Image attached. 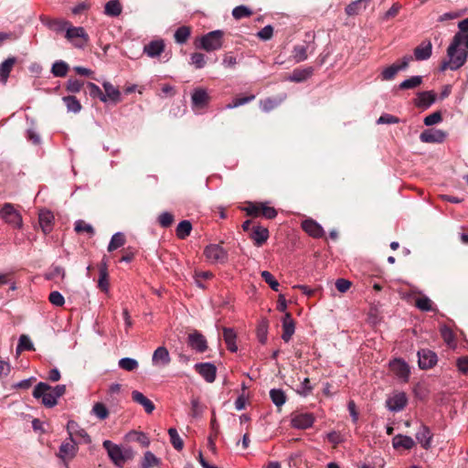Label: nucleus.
<instances>
[{"label": "nucleus", "instance_id": "19", "mask_svg": "<svg viewBox=\"0 0 468 468\" xmlns=\"http://www.w3.org/2000/svg\"><path fill=\"white\" fill-rule=\"evenodd\" d=\"M415 436H416L417 441L421 445V447L423 449H425V450L430 449V447L431 445L433 434L428 426L421 424L420 426V429L416 432Z\"/></svg>", "mask_w": 468, "mask_h": 468}, {"label": "nucleus", "instance_id": "5", "mask_svg": "<svg viewBox=\"0 0 468 468\" xmlns=\"http://www.w3.org/2000/svg\"><path fill=\"white\" fill-rule=\"evenodd\" d=\"M204 255L211 264H224L229 260L228 251L219 244H209L204 249Z\"/></svg>", "mask_w": 468, "mask_h": 468}, {"label": "nucleus", "instance_id": "16", "mask_svg": "<svg viewBox=\"0 0 468 468\" xmlns=\"http://www.w3.org/2000/svg\"><path fill=\"white\" fill-rule=\"evenodd\" d=\"M282 339L288 343L295 332V324L290 313H285L282 320Z\"/></svg>", "mask_w": 468, "mask_h": 468}, {"label": "nucleus", "instance_id": "3", "mask_svg": "<svg viewBox=\"0 0 468 468\" xmlns=\"http://www.w3.org/2000/svg\"><path fill=\"white\" fill-rule=\"evenodd\" d=\"M224 32L217 29L203 35L197 42L196 47L212 52L220 49L223 47Z\"/></svg>", "mask_w": 468, "mask_h": 468}, {"label": "nucleus", "instance_id": "31", "mask_svg": "<svg viewBox=\"0 0 468 468\" xmlns=\"http://www.w3.org/2000/svg\"><path fill=\"white\" fill-rule=\"evenodd\" d=\"M236 334L232 328L224 327L223 328V338L227 345L228 349L230 352H236L238 350V346L236 345Z\"/></svg>", "mask_w": 468, "mask_h": 468}, {"label": "nucleus", "instance_id": "22", "mask_svg": "<svg viewBox=\"0 0 468 468\" xmlns=\"http://www.w3.org/2000/svg\"><path fill=\"white\" fill-rule=\"evenodd\" d=\"M446 138V133L441 130H425L420 139L423 143H441Z\"/></svg>", "mask_w": 468, "mask_h": 468}, {"label": "nucleus", "instance_id": "29", "mask_svg": "<svg viewBox=\"0 0 468 468\" xmlns=\"http://www.w3.org/2000/svg\"><path fill=\"white\" fill-rule=\"evenodd\" d=\"M286 98L285 94L280 95L277 98H266L260 101V108L264 112H269L279 106Z\"/></svg>", "mask_w": 468, "mask_h": 468}, {"label": "nucleus", "instance_id": "15", "mask_svg": "<svg viewBox=\"0 0 468 468\" xmlns=\"http://www.w3.org/2000/svg\"><path fill=\"white\" fill-rule=\"evenodd\" d=\"M303 229L311 237L319 239L324 235L323 227L312 218L304 219L302 222Z\"/></svg>", "mask_w": 468, "mask_h": 468}, {"label": "nucleus", "instance_id": "52", "mask_svg": "<svg viewBox=\"0 0 468 468\" xmlns=\"http://www.w3.org/2000/svg\"><path fill=\"white\" fill-rule=\"evenodd\" d=\"M440 331L441 337L448 346H452L455 345V336L452 330L450 327H448L447 325H442Z\"/></svg>", "mask_w": 468, "mask_h": 468}, {"label": "nucleus", "instance_id": "35", "mask_svg": "<svg viewBox=\"0 0 468 468\" xmlns=\"http://www.w3.org/2000/svg\"><path fill=\"white\" fill-rule=\"evenodd\" d=\"M69 112L79 113L81 111V104L75 96H64L62 98Z\"/></svg>", "mask_w": 468, "mask_h": 468}, {"label": "nucleus", "instance_id": "53", "mask_svg": "<svg viewBox=\"0 0 468 468\" xmlns=\"http://www.w3.org/2000/svg\"><path fill=\"white\" fill-rule=\"evenodd\" d=\"M261 276L263 279V281L270 285V287L275 291H279L280 283L279 282L273 277V275L268 271H262L261 272Z\"/></svg>", "mask_w": 468, "mask_h": 468}, {"label": "nucleus", "instance_id": "25", "mask_svg": "<svg viewBox=\"0 0 468 468\" xmlns=\"http://www.w3.org/2000/svg\"><path fill=\"white\" fill-rule=\"evenodd\" d=\"M250 238L252 239L254 244L257 247H261L263 243L267 241L269 238V230L266 228L256 226L252 229Z\"/></svg>", "mask_w": 468, "mask_h": 468}, {"label": "nucleus", "instance_id": "24", "mask_svg": "<svg viewBox=\"0 0 468 468\" xmlns=\"http://www.w3.org/2000/svg\"><path fill=\"white\" fill-rule=\"evenodd\" d=\"M54 216L49 210H41L38 215V221L42 231L48 234L52 230Z\"/></svg>", "mask_w": 468, "mask_h": 468}, {"label": "nucleus", "instance_id": "59", "mask_svg": "<svg viewBox=\"0 0 468 468\" xmlns=\"http://www.w3.org/2000/svg\"><path fill=\"white\" fill-rule=\"evenodd\" d=\"M99 288L103 292L109 291V281L106 268L100 270V277L98 281Z\"/></svg>", "mask_w": 468, "mask_h": 468}, {"label": "nucleus", "instance_id": "49", "mask_svg": "<svg viewBox=\"0 0 468 468\" xmlns=\"http://www.w3.org/2000/svg\"><path fill=\"white\" fill-rule=\"evenodd\" d=\"M269 324L267 320H262L259 323L257 327V337L261 344L267 342Z\"/></svg>", "mask_w": 468, "mask_h": 468}, {"label": "nucleus", "instance_id": "54", "mask_svg": "<svg viewBox=\"0 0 468 468\" xmlns=\"http://www.w3.org/2000/svg\"><path fill=\"white\" fill-rule=\"evenodd\" d=\"M74 229L78 232V233H80V232H87L90 236H93L95 231H94V229L93 227L89 224V223H86L84 220L82 219H79L75 222V228Z\"/></svg>", "mask_w": 468, "mask_h": 468}, {"label": "nucleus", "instance_id": "58", "mask_svg": "<svg viewBox=\"0 0 468 468\" xmlns=\"http://www.w3.org/2000/svg\"><path fill=\"white\" fill-rule=\"evenodd\" d=\"M252 14L251 10L245 5L236 6L232 10V16L235 19L249 17Z\"/></svg>", "mask_w": 468, "mask_h": 468}, {"label": "nucleus", "instance_id": "41", "mask_svg": "<svg viewBox=\"0 0 468 468\" xmlns=\"http://www.w3.org/2000/svg\"><path fill=\"white\" fill-rule=\"evenodd\" d=\"M69 71V65L63 60H57L53 63L51 68V73L55 77H65Z\"/></svg>", "mask_w": 468, "mask_h": 468}, {"label": "nucleus", "instance_id": "26", "mask_svg": "<svg viewBox=\"0 0 468 468\" xmlns=\"http://www.w3.org/2000/svg\"><path fill=\"white\" fill-rule=\"evenodd\" d=\"M132 399L134 402L144 407L146 413H152L154 410V403L147 399L142 392L133 390L132 392Z\"/></svg>", "mask_w": 468, "mask_h": 468}, {"label": "nucleus", "instance_id": "13", "mask_svg": "<svg viewBox=\"0 0 468 468\" xmlns=\"http://www.w3.org/2000/svg\"><path fill=\"white\" fill-rule=\"evenodd\" d=\"M419 367L421 369L431 368L437 363V355L429 349H420L418 351Z\"/></svg>", "mask_w": 468, "mask_h": 468}, {"label": "nucleus", "instance_id": "7", "mask_svg": "<svg viewBox=\"0 0 468 468\" xmlns=\"http://www.w3.org/2000/svg\"><path fill=\"white\" fill-rule=\"evenodd\" d=\"M0 218L14 228L20 229L23 227L22 216L11 203L4 204L0 209Z\"/></svg>", "mask_w": 468, "mask_h": 468}, {"label": "nucleus", "instance_id": "34", "mask_svg": "<svg viewBox=\"0 0 468 468\" xmlns=\"http://www.w3.org/2000/svg\"><path fill=\"white\" fill-rule=\"evenodd\" d=\"M126 439L129 441H136L144 447H147L150 444L148 436L142 431H132L126 435Z\"/></svg>", "mask_w": 468, "mask_h": 468}, {"label": "nucleus", "instance_id": "46", "mask_svg": "<svg viewBox=\"0 0 468 468\" xmlns=\"http://www.w3.org/2000/svg\"><path fill=\"white\" fill-rule=\"evenodd\" d=\"M87 89L90 97L98 98L101 101L107 102V96L104 95L98 85L93 82H88Z\"/></svg>", "mask_w": 468, "mask_h": 468}, {"label": "nucleus", "instance_id": "6", "mask_svg": "<svg viewBox=\"0 0 468 468\" xmlns=\"http://www.w3.org/2000/svg\"><path fill=\"white\" fill-rule=\"evenodd\" d=\"M65 37L76 48H84L90 41L89 35L86 33L82 27H73L72 25L67 30Z\"/></svg>", "mask_w": 468, "mask_h": 468}, {"label": "nucleus", "instance_id": "4", "mask_svg": "<svg viewBox=\"0 0 468 468\" xmlns=\"http://www.w3.org/2000/svg\"><path fill=\"white\" fill-rule=\"evenodd\" d=\"M32 395L37 399H40L42 404L48 408H52L58 403V399L53 394L51 386L45 382H39L34 388Z\"/></svg>", "mask_w": 468, "mask_h": 468}, {"label": "nucleus", "instance_id": "18", "mask_svg": "<svg viewBox=\"0 0 468 468\" xmlns=\"http://www.w3.org/2000/svg\"><path fill=\"white\" fill-rule=\"evenodd\" d=\"M188 345L197 353H203L207 349V343L205 336L197 331L189 334Z\"/></svg>", "mask_w": 468, "mask_h": 468}, {"label": "nucleus", "instance_id": "30", "mask_svg": "<svg viewBox=\"0 0 468 468\" xmlns=\"http://www.w3.org/2000/svg\"><path fill=\"white\" fill-rule=\"evenodd\" d=\"M314 69L308 67L303 69H295L292 73L288 77V80L292 82H303L312 76Z\"/></svg>", "mask_w": 468, "mask_h": 468}, {"label": "nucleus", "instance_id": "62", "mask_svg": "<svg viewBox=\"0 0 468 468\" xmlns=\"http://www.w3.org/2000/svg\"><path fill=\"white\" fill-rule=\"evenodd\" d=\"M174 222V216L169 212H163L158 217V223L163 228H168Z\"/></svg>", "mask_w": 468, "mask_h": 468}, {"label": "nucleus", "instance_id": "57", "mask_svg": "<svg viewBox=\"0 0 468 468\" xmlns=\"http://www.w3.org/2000/svg\"><path fill=\"white\" fill-rule=\"evenodd\" d=\"M191 64L197 69H203L206 66V56L202 53H193L191 55Z\"/></svg>", "mask_w": 468, "mask_h": 468}, {"label": "nucleus", "instance_id": "21", "mask_svg": "<svg viewBox=\"0 0 468 468\" xmlns=\"http://www.w3.org/2000/svg\"><path fill=\"white\" fill-rule=\"evenodd\" d=\"M77 451V441H66L59 447L58 457L62 460L72 459L75 457Z\"/></svg>", "mask_w": 468, "mask_h": 468}, {"label": "nucleus", "instance_id": "61", "mask_svg": "<svg viewBox=\"0 0 468 468\" xmlns=\"http://www.w3.org/2000/svg\"><path fill=\"white\" fill-rule=\"evenodd\" d=\"M441 120H442V117H441V112H434L431 114L427 115L424 118L423 122L426 126H432V125H435V124L441 122Z\"/></svg>", "mask_w": 468, "mask_h": 468}, {"label": "nucleus", "instance_id": "44", "mask_svg": "<svg viewBox=\"0 0 468 468\" xmlns=\"http://www.w3.org/2000/svg\"><path fill=\"white\" fill-rule=\"evenodd\" d=\"M270 398L272 403L277 407H281L286 402V396L284 392L280 388L271 389Z\"/></svg>", "mask_w": 468, "mask_h": 468}, {"label": "nucleus", "instance_id": "27", "mask_svg": "<svg viewBox=\"0 0 468 468\" xmlns=\"http://www.w3.org/2000/svg\"><path fill=\"white\" fill-rule=\"evenodd\" d=\"M16 62L15 57H9L0 64V80L3 84L7 82L10 72Z\"/></svg>", "mask_w": 468, "mask_h": 468}, {"label": "nucleus", "instance_id": "51", "mask_svg": "<svg viewBox=\"0 0 468 468\" xmlns=\"http://www.w3.org/2000/svg\"><path fill=\"white\" fill-rule=\"evenodd\" d=\"M399 72V69L398 68V64L394 63L387 68H385L381 72V80H391Z\"/></svg>", "mask_w": 468, "mask_h": 468}, {"label": "nucleus", "instance_id": "47", "mask_svg": "<svg viewBox=\"0 0 468 468\" xmlns=\"http://www.w3.org/2000/svg\"><path fill=\"white\" fill-rule=\"evenodd\" d=\"M168 434H169V437H170V442L173 445V447L176 451H181L183 449V447H184V441L180 438L176 429V428H170L168 430Z\"/></svg>", "mask_w": 468, "mask_h": 468}, {"label": "nucleus", "instance_id": "55", "mask_svg": "<svg viewBox=\"0 0 468 468\" xmlns=\"http://www.w3.org/2000/svg\"><path fill=\"white\" fill-rule=\"evenodd\" d=\"M91 412L100 420H105L109 415V410L103 403L97 402L92 407Z\"/></svg>", "mask_w": 468, "mask_h": 468}, {"label": "nucleus", "instance_id": "48", "mask_svg": "<svg viewBox=\"0 0 468 468\" xmlns=\"http://www.w3.org/2000/svg\"><path fill=\"white\" fill-rule=\"evenodd\" d=\"M118 366L126 371L132 372L138 367V362L136 359L132 357H122L119 360Z\"/></svg>", "mask_w": 468, "mask_h": 468}, {"label": "nucleus", "instance_id": "10", "mask_svg": "<svg viewBox=\"0 0 468 468\" xmlns=\"http://www.w3.org/2000/svg\"><path fill=\"white\" fill-rule=\"evenodd\" d=\"M314 417L309 412H295L291 420V424L295 429L305 430L314 424Z\"/></svg>", "mask_w": 468, "mask_h": 468}, {"label": "nucleus", "instance_id": "23", "mask_svg": "<svg viewBox=\"0 0 468 468\" xmlns=\"http://www.w3.org/2000/svg\"><path fill=\"white\" fill-rule=\"evenodd\" d=\"M165 49V43L162 39L152 40L150 43L144 46V52L150 58H156Z\"/></svg>", "mask_w": 468, "mask_h": 468}, {"label": "nucleus", "instance_id": "28", "mask_svg": "<svg viewBox=\"0 0 468 468\" xmlns=\"http://www.w3.org/2000/svg\"><path fill=\"white\" fill-rule=\"evenodd\" d=\"M392 445L395 449L403 448L405 450H410L414 447V440L407 435L398 434L392 440Z\"/></svg>", "mask_w": 468, "mask_h": 468}, {"label": "nucleus", "instance_id": "56", "mask_svg": "<svg viewBox=\"0 0 468 468\" xmlns=\"http://www.w3.org/2000/svg\"><path fill=\"white\" fill-rule=\"evenodd\" d=\"M33 349H34V346H33V343L30 340V338L26 335H22L19 337L18 345L16 346V352L19 353L22 350H33Z\"/></svg>", "mask_w": 468, "mask_h": 468}, {"label": "nucleus", "instance_id": "39", "mask_svg": "<svg viewBox=\"0 0 468 468\" xmlns=\"http://www.w3.org/2000/svg\"><path fill=\"white\" fill-rule=\"evenodd\" d=\"M418 99H419V101H418V105L420 107H424V108H428L430 107L432 103H434L435 100H436V96L435 94L432 92V91H422V92H420L418 94Z\"/></svg>", "mask_w": 468, "mask_h": 468}, {"label": "nucleus", "instance_id": "12", "mask_svg": "<svg viewBox=\"0 0 468 468\" xmlns=\"http://www.w3.org/2000/svg\"><path fill=\"white\" fill-rule=\"evenodd\" d=\"M408 403L407 395L404 392H398L386 400V406L392 412L401 411Z\"/></svg>", "mask_w": 468, "mask_h": 468}, {"label": "nucleus", "instance_id": "37", "mask_svg": "<svg viewBox=\"0 0 468 468\" xmlns=\"http://www.w3.org/2000/svg\"><path fill=\"white\" fill-rule=\"evenodd\" d=\"M125 243V236L122 232H116L112 235L109 244H108V251L112 252L122 246H123Z\"/></svg>", "mask_w": 468, "mask_h": 468}, {"label": "nucleus", "instance_id": "43", "mask_svg": "<svg viewBox=\"0 0 468 468\" xmlns=\"http://www.w3.org/2000/svg\"><path fill=\"white\" fill-rule=\"evenodd\" d=\"M191 30L188 27L183 26L178 27L175 32V40L177 44H185L190 37Z\"/></svg>", "mask_w": 468, "mask_h": 468}, {"label": "nucleus", "instance_id": "9", "mask_svg": "<svg viewBox=\"0 0 468 468\" xmlns=\"http://www.w3.org/2000/svg\"><path fill=\"white\" fill-rule=\"evenodd\" d=\"M390 370L396 375L397 378L404 382L410 378V368L409 364L401 358H394L389 362Z\"/></svg>", "mask_w": 468, "mask_h": 468}, {"label": "nucleus", "instance_id": "50", "mask_svg": "<svg viewBox=\"0 0 468 468\" xmlns=\"http://www.w3.org/2000/svg\"><path fill=\"white\" fill-rule=\"evenodd\" d=\"M292 58L295 62H302L307 59V47L296 45L292 49Z\"/></svg>", "mask_w": 468, "mask_h": 468}, {"label": "nucleus", "instance_id": "63", "mask_svg": "<svg viewBox=\"0 0 468 468\" xmlns=\"http://www.w3.org/2000/svg\"><path fill=\"white\" fill-rule=\"evenodd\" d=\"M48 300L53 305L58 307L62 306L65 303L63 295L58 291L51 292L49 293Z\"/></svg>", "mask_w": 468, "mask_h": 468}, {"label": "nucleus", "instance_id": "33", "mask_svg": "<svg viewBox=\"0 0 468 468\" xmlns=\"http://www.w3.org/2000/svg\"><path fill=\"white\" fill-rule=\"evenodd\" d=\"M161 460L157 458L152 452L147 451L144 452V457L140 463V468H153L159 466Z\"/></svg>", "mask_w": 468, "mask_h": 468}, {"label": "nucleus", "instance_id": "45", "mask_svg": "<svg viewBox=\"0 0 468 468\" xmlns=\"http://www.w3.org/2000/svg\"><path fill=\"white\" fill-rule=\"evenodd\" d=\"M71 26L70 22L64 20V19H54L49 22L48 27L56 31L57 33L65 32L67 33V30Z\"/></svg>", "mask_w": 468, "mask_h": 468}, {"label": "nucleus", "instance_id": "11", "mask_svg": "<svg viewBox=\"0 0 468 468\" xmlns=\"http://www.w3.org/2000/svg\"><path fill=\"white\" fill-rule=\"evenodd\" d=\"M196 371L207 381L213 383L217 377V367L210 362L197 363L194 366Z\"/></svg>", "mask_w": 468, "mask_h": 468}, {"label": "nucleus", "instance_id": "8", "mask_svg": "<svg viewBox=\"0 0 468 468\" xmlns=\"http://www.w3.org/2000/svg\"><path fill=\"white\" fill-rule=\"evenodd\" d=\"M67 431L69 440L76 441L78 442L90 443V437L84 429H81L79 424L74 420H69L67 423Z\"/></svg>", "mask_w": 468, "mask_h": 468}, {"label": "nucleus", "instance_id": "64", "mask_svg": "<svg viewBox=\"0 0 468 468\" xmlns=\"http://www.w3.org/2000/svg\"><path fill=\"white\" fill-rule=\"evenodd\" d=\"M83 86V82L79 80L69 79L67 82V90L71 93L79 92Z\"/></svg>", "mask_w": 468, "mask_h": 468}, {"label": "nucleus", "instance_id": "38", "mask_svg": "<svg viewBox=\"0 0 468 468\" xmlns=\"http://www.w3.org/2000/svg\"><path fill=\"white\" fill-rule=\"evenodd\" d=\"M423 81L422 76H412L399 83V90H412L419 87Z\"/></svg>", "mask_w": 468, "mask_h": 468}, {"label": "nucleus", "instance_id": "20", "mask_svg": "<svg viewBox=\"0 0 468 468\" xmlns=\"http://www.w3.org/2000/svg\"><path fill=\"white\" fill-rule=\"evenodd\" d=\"M414 58L417 61L427 60L432 54V45L430 40L422 41L419 46L414 48Z\"/></svg>", "mask_w": 468, "mask_h": 468}, {"label": "nucleus", "instance_id": "17", "mask_svg": "<svg viewBox=\"0 0 468 468\" xmlns=\"http://www.w3.org/2000/svg\"><path fill=\"white\" fill-rule=\"evenodd\" d=\"M209 101V96L205 89H195L191 95L193 109H204Z\"/></svg>", "mask_w": 468, "mask_h": 468}, {"label": "nucleus", "instance_id": "42", "mask_svg": "<svg viewBox=\"0 0 468 468\" xmlns=\"http://www.w3.org/2000/svg\"><path fill=\"white\" fill-rule=\"evenodd\" d=\"M415 305L418 309L423 312L435 311L432 301L427 296H421L416 299Z\"/></svg>", "mask_w": 468, "mask_h": 468}, {"label": "nucleus", "instance_id": "60", "mask_svg": "<svg viewBox=\"0 0 468 468\" xmlns=\"http://www.w3.org/2000/svg\"><path fill=\"white\" fill-rule=\"evenodd\" d=\"M313 390V387L310 384V379L308 378H305L300 384L299 388L296 390V392L303 396L307 397Z\"/></svg>", "mask_w": 468, "mask_h": 468}, {"label": "nucleus", "instance_id": "32", "mask_svg": "<svg viewBox=\"0 0 468 468\" xmlns=\"http://www.w3.org/2000/svg\"><path fill=\"white\" fill-rule=\"evenodd\" d=\"M102 86L105 90L104 95L107 96V101H111L116 103L121 101V92L116 87L109 81H104Z\"/></svg>", "mask_w": 468, "mask_h": 468}, {"label": "nucleus", "instance_id": "2", "mask_svg": "<svg viewBox=\"0 0 468 468\" xmlns=\"http://www.w3.org/2000/svg\"><path fill=\"white\" fill-rule=\"evenodd\" d=\"M102 445L107 451L110 459L117 467H123L125 463L133 457V452L132 449L122 448L109 440L104 441Z\"/></svg>", "mask_w": 468, "mask_h": 468}, {"label": "nucleus", "instance_id": "1", "mask_svg": "<svg viewBox=\"0 0 468 468\" xmlns=\"http://www.w3.org/2000/svg\"><path fill=\"white\" fill-rule=\"evenodd\" d=\"M463 44V37L456 34L447 49V56L452 61V70L460 69L467 60L468 52L460 48Z\"/></svg>", "mask_w": 468, "mask_h": 468}, {"label": "nucleus", "instance_id": "40", "mask_svg": "<svg viewBox=\"0 0 468 468\" xmlns=\"http://www.w3.org/2000/svg\"><path fill=\"white\" fill-rule=\"evenodd\" d=\"M192 230V224L189 220H182L176 227V233L177 238L184 239L188 237Z\"/></svg>", "mask_w": 468, "mask_h": 468}, {"label": "nucleus", "instance_id": "14", "mask_svg": "<svg viewBox=\"0 0 468 468\" xmlns=\"http://www.w3.org/2000/svg\"><path fill=\"white\" fill-rule=\"evenodd\" d=\"M171 356L165 346L157 347L152 356V364L157 367H165L169 365Z\"/></svg>", "mask_w": 468, "mask_h": 468}, {"label": "nucleus", "instance_id": "36", "mask_svg": "<svg viewBox=\"0 0 468 468\" xmlns=\"http://www.w3.org/2000/svg\"><path fill=\"white\" fill-rule=\"evenodd\" d=\"M104 13L109 16H118L122 13V5L119 0H111L106 3Z\"/></svg>", "mask_w": 468, "mask_h": 468}]
</instances>
